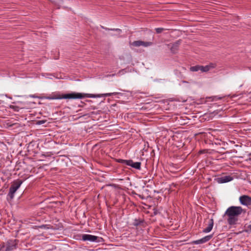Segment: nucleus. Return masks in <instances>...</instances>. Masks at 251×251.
<instances>
[{"instance_id":"nucleus-19","label":"nucleus","mask_w":251,"mask_h":251,"mask_svg":"<svg viewBox=\"0 0 251 251\" xmlns=\"http://www.w3.org/2000/svg\"><path fill=\"white\" fill-rule=\"evenodd\" d=\"M39 228L41 229H49L50 227L49 226V225H42L40 226H39Z\"/></svg>"},{"instance_id":"nucleus-4","label":"nucleus","mask_w":251,"mask_h":251,"mask_svg":"<svg viewBox=\"0 0 251 251\" xmlns=\"http://www.w3.org/2000/svg\"><path fill=\"white\" fill-rule=\"evenodd\" d=\"M16 247L15 241L10 240L7 241V244H0V251H11Z\"/></svg>"},{"instance_id":"nucleus-3","label":"nucleus","mask_w":251,"mask_h":251,"mask_svg":"<svg viewBox=\"0 0 251 251\" xmlns=\"http://www.w3.org/2000/svg\"><path fill=\"white\" fill-rule=\"evenodd\" d=\"M22 183V180H17L14 182L13 184L11 185L8 194V196L10 198V199L12 200L14 198L15 192L20 187Z\"/></svg>"},{"instance_id":"nucleus-7","label":"nucleus","mask_w":251,"mask_h":251,"mask_svg":"<svg viewBox=\"0 0 251 251\" xmlns=\"http://www.w3.org/2000/svg\"><path fill=\"white\" fill-rule=\"evenodd\" d=\"M212 237L213 234L206 235L201 239L193 241L192 243L195 245L202 244L209 241L212 238Z\"/></svg>"},{"instance_id":"nucleus-12","label":"nucleus","mask_w":251,"mask_h":251,"mask_svg":"<svg viewBox=\"0 0 251 251\" xmlns=\"http://www.w3.org/2000/svg\"><path fill=\"white\" fill-rule=\"evenodd\" d=\"M232 180V177L230 176H224L223 177H221L220 178V182L221 183H226Z\"/></svg>"},{"instance_id":"nucleus-11","label":"nucleus","mask_w":251,"mask_h":251,"mask_svg":"<svg viewBox=\"0 0 251 251\" xmlns=\"http://www.w3.org/2000/svg\"><path fill=\"white\" fill-rule=\"evenodd\" d=\"M215 66V64L213 63H210L204 66H201V72H207L211 69L214 68Z\"/></svg>"},{"instance_id":"nucleus-22","label":"nucleus","mask_w":251,"mask_h":251,"mask_svg":"<svg viewBox=\"0 0 251 251\" xmlns=\"http://www.w3.org/2000/svg\"><path fill=\"white\" fill-rule=\"evenodd\" d=\"M108 30H114V31H118L120 32H121V30L119 28H113V29H108Z\"/></svg>"},{"instance_id":"nucleus-2","label":"nucleus","mask_w":251,"mask_h":251,"mask_svg":"<svg viewBox=\"0 0 251 251\" xmlns=\"http://www.w3.org/2000/svg\"><path fill=\"white\" fill-rule=\"evenodd\" d=\"M29 97L32 98H38L39 99L51 100H61V99H81L84 97L82 93H71L62 95H57L52 97H39L35 95H30Z\"/></svg>"},{"instance_id":"nucleus-13","label":"nucleus","mask_w":251,"mask_h":251,"mask_svg":"<svg viewBox=\"0 0 251 251\" xmlns=\"http://www.w3.org/2000/svg\"><path fill=\"white\" fill-rule=\"evenodd\" d=\"M179 45V43L178 42H176L173 44L171 48V52H173V53H176L178 49Z\"/></svg>"},{"instance_id":"nucleus-17","label":"nucleus","mask_w":251,"mask_h":251,"mask_svg":"<svg viewBox=\"0 0 251 251\" xmlns=\"http://www.w3.org/2000/svg\"><path fill=\"white\" fill-rule=\"evenodd\" d=\"M117 162L127 166L128 160H124V159H119L117 160Z\"/></svg>"},{"instance_id":"nucleus-1","label":"nucleus","mask_w":251,"mask_h":251,"mask_svg":"<svg viewBox=\"0 0 251 251\" xmlns=\"http://www.w3.org/2000/svg\"><path fill=\"white\" fill-rule=\"evenodd\" d=\"M246 210L241 206H231L225 212V215L228 217L227 221L229 225H234L237 223L238 216L242 213H245Z\"/></svg>"},{"instance_id":"nucleus-20","label":"nucleus","mask_w":251,"mask_h":251,"mask_svg":"<svg viewBox=\"0 0 251 251\" xmlns=\"http://www.w3.org/2000/svg\"><path fill=\"white\" fill-rule=\"evenodd\" d=\"M155 30L157 33H160L164 30V28L162 27H158L155 28Z\"/></svg>"},{"instance_id":"nucleus-9","label":"nucleus","mask_w":251,"mask_h":251,"mask_svg":"<svg viewBox=\"0 0 251 251\" xmlns=\"http://www.w3.org/2000/svg\"><path fill=\"white\" fill-rule=\"evenodd\" d=\"M141 163L140 162H134L132 160H128L127 166H130L137 170L141 169Z\"/></svg>"},{"instance_id":"nucleus-8","label":"nucleus","mask_w":251,"mask_h":251,"mask_svg":"<svg viewBox=\"0 0 251 251\" xmlns=\"http://www.w3.org/2000/svg\"><path fill=\"white\" fill-rule=\"evenodd\" d=\"M131 45L134 47H140L142 46L145 47H147L151 46L152 45V43L151 42H144L138 40L133 42Z\"/></svg>"},{"instance_id":"nucleus-10","label":"nucleus","mask_w":251,"mask_h":251,"mask_svg":"<svg viewBox=\"0 0 251 251\" xmlns=\"http://www.w3.org/2000/svg\"><path fill=\"white\" fill-rule=\"evenodd\" d=\"M214 225V220L212 218L210 219L208 221V226L206 228H205L203 229L202 231L204 233H208L210 232L213 227Z\"/></svg>"},{"instance_id":"nucleus-14","label":"nucleus","mask_w":251,"mask_h":251,"mask_svg":"<svg viewBox=\"0 0 251 251\" xmlns=\"http://www.w3.org/2000/svg\"><path fill=\"white\" fill-rule=\"evenodd\" d=\"M190 70L192 72H201V65H196L190 68Z\"/></svg>"},{"instance_id":"nucleus-23","label":"nucleus","mask_w":251,"mask_h":251,"mask_svg":"<svg viewBox=\"0 0 251 251\" xmlns=\"http://www.w3.org/2000/svg\"><path fill=\"white\" fill-rule=\"evenodd\" d=\"M249 228H250V230H251V224L249 226Z\"/></svg>"},{"instance_id":"nucleus-5","label":"nucleus","mask_w":251,"mask_h":251,"mask_svg":"<svg viewBox=\"0 0 251 251\" xmlns=\"http://www.w3.org/2000/svg\"><path fill=\"white\" fill-rule=\"evenodd\" d=\"M82 240L84 241H88L90 242L98 243L101 241L102 238L91 234H83L82 236Z\"/></svg>"},{"instance_id":"nucleus-15","label":"nucleus","mask_w":251,"mask_h":251,"mask_svg":"<svg viewBox=\"0 0 251 251\" xmlns=\"http://www.w3.org/2000/svg\"><path fill=\"white\" fill-rule=\"evenodd\" d=\"M143 223V221L140 219H135L133 223V225L137 226L141 225Z\"/></svg>"},{"instance_id":"nucleus-18","label":"nucleus","mask_w":251,"mask_h":251,"mask_svg":"<svg viewBox=\"0 0 251 251\" xmlns=\"http://www.w3.org/2000/svg\"><path fill=\"white\" fill-rule=\"evenodd\" d=\"M126 69H122L120 71H119L118 73H117V75H122L125 74H126Z\"/></svg>"},{"instance_id":"nucleus-6","label":"nucleus","mask_w":251,"mask_h":251,"mask_svg":"<svg viewBox=\"0 0 251 251\" xmlns=\"http://www.w3.org/2000/svg\"><path fill=\"white\" fill-rule=\"evenodd\" d=\"M239 201L241 204L249 207L251 205V197L248 195H242L239 197Z\"/></svg>"},{"instance_id":"nucleus-16","label":"nucleus","mask_w":251,"mask_h":251,"mask_svg":"<svg viewBox=\"0 0 251 251\" xmlns=\"http://www.w3.org/2000/svg\"><path fill=\"white\" fill-rule=\"evenodd\" d=\"M122 95L121 93L118 92H113V93H108L102 94V96L103 97H110L111 96H115L116 95Z\"/></svg>"},{"instance_id":"nucleus-21","label":"nucleus","mask_w":251,"mask_h":251,"mask_svg":"<svg viewBox=\"0 0 251 251\" xmlns=\"http://www.w3.org/2000/svg\"><path fill=\"white\" fill-rule=\"evenodd\" d=\"M50 0L55 3H61L63 1V0Z\"/></svg>"}]
</instances>
